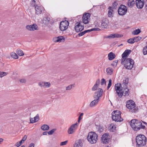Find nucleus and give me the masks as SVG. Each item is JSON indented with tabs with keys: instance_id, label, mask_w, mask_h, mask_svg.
Returning a JSON list of instances; mask_svg holds the SVG:
<instances>
[{
	"instance_id": "20",
	"label": "nucleus",
	"mask_w": 147,
	"mask_h": 147,
	"mask_svg": "<svg viewBox=\"0 0 147 147\" xmlns=\"http://www.w3.org/2000/svg\"><path fill=\"white\" fill-rule=\"evenodd\" d=\"M131 52V51L130 50L127 49L122 54V57H126Z\"/></svg>"
},
{
	"instance_id": "39",
	"label": "nucleus",
	"mask_w": 147,
	"mask_h": 147,
	"mask_svg": "<svg viewBox=\"0 0 147 147\" xmlns=\"http://www.w3.org/2000/svg\"><path fill=\"white\" fill-rule=\"evenodd\" d=\"M109 140V138L102 139V142L103 144L108 143Z\"/></svg>"
},
{
	"instance_id": "35",
	"label": "nucleus",
	"mask_w": 147,
	"mask_h": 147,
	"mask_svg": "<svg viewBox=\"0 0 147 147\" xmlns=\"http://www.w3.org/2000/svg\"><path fill=\"white\" fill-rule=\"evenodd\" d=\"M51 84L49 82H44V88H48L50 87Z\"/></svg>"
},
{
	"instance_id": "16",
	"label": "nucleus",
	"mask_w": 147,
	"mask_h": 147,
	"mask_svg": "<svg viewBox=\"0 0 147 147\" xmlns=\"http://www.w3.org/2000/svg\"><path fill=\"white\" fill-rule=\"evenodd\" d=\"M136 4L137 7L138 9L142 8L144 4V0H136Z\"/></svg>"
},
{
	"instance_id": "4",
	"label": "nucleus",
	"mask_w": 147,
	"mask_h": 147,
	"mask_svg": "<svg viewBox=\"0 0 147 147\" xmlns=\"http://www.w3.org/2000/svg\"><path fill=\"white\" fill-rule=\"evenodd\" d=\"M136 106L135 102L132 100H130L126 102V107L129 109L130 112L132 113H135L138 111V108Z\"/></svg>"
},
{
	"instance_id": "55",
	"label": "nucleus",
	"mask_w": 147,
	"mask_h": 147,
	"mask_svg": "<svg viewBox=\"0 0 147 147\" xmlns=\"http://www.w3.org/2000/svg\"><path fill=\"white\" fill-rule=\"evenodd\" d=\"M100 84V80L98 79L96 82V84H95L98 86H99Z\"/></svg>"
},
{
	"instance_id": "59",
	"label": "nucleus",
	"mask_w": 147,
	"mask_h": 147,
	"mask_svg": "<svg viewBox=\"0 0 147 147\" xmlns=\"http://www.w3.org/2000/svg\"><path fill=\"white\" fill-rule=\"evenodd\" d=\"M34 144L33 143H31L29 145L28 147H34Z\"/></svg>"
},
{
	"instance_id": "42",
	"label": "nucleus",
	"mask_w": 147,
	"mask_h": 147,
	"mask_svg": "<svg viewBox=\"0 0 147 147\" xmlns=\"http://www.w3.org/2000/svg\"><path fill=\"white\" fill-rule=\"evenodd\" d=\"M34 119L35 122L38 121L39 119V116L38 114L34 118Z\"/></svg>"
},
{
	"instance_id": "43",
	"label": "nucleus",
	"mask_w": 147,
	"mask_h": 147,
	"mask_svg": "<svg viewBox=\"0 0 147 147\" xmlns=\"http://www.w3.org/2000/svg\"><path fill=\"white\" fill-rule=\"evenodd\" d=\"M38 85L41 87H44V82L40 81L38 83Z\"/></svg>"
},
{
	"instance_id": "28",
	"label": "nucleus",
	"mask_w": 147,
	"mask_h": 147,
	"mask_svg": "<svg viewBox=\"0 0 147 147\" xmlns=\"http://www.w3.org/2000/svg\"><path fill=\"white\" fill-rule=\"evenodd\" d=\"M49 126L47 125H44L41 127L42 129L44 131L47 130L49 129Z\"/></svg>"
},
{
	"instance_id": "24",
	"label": "nucleus",
	"mask_w": 147,
	"mask_h": 147,
	"mask_svg": "<svg viewBox=\"0 0 147 147\" xmlns=\"http://www.w3.org/2000/svg\"><path fill=\"white\" fill-rule=\"evenodd\" d=\"M108 9H109V10L108 13V16L109 17H112V12L113 11L112 8L111 7H109Z\"/></svg>"
},
{
	"instance_id": "29",
	"label": "nucleus",
	"mask_w": 147,
	"mask_h": 147,
	"mask_svg": "<svg viewBox=\"0 0 147 147\" xmlns=\"http://www.w3.org/2000/svg\"><path fill=\"white\" fill-rule=\"evenodd\" d=\"M30 6L31 7H34L35 8V7L37 6V5L36 4V2L34 0H33L30 3Z\"/></svg>"
},
{
	"instance_id": "56",
	"label": "nucleus",
	"mask_w": 147,
	"mask_h": 147,
	"mask_svg": "<svg viewBox=\"0 0 147 147\" xmlns=\"http://www.w3.org/2000/svg\"><path fill=\"white\" fill-rule=\"evenodd\" d=\"M109 127H110V129H114V128H115V126L113 124H111L110 125Z\"/></svg>"
},
{
	"instance_id": "17",
	"label": "nucleus",
	"mask_w": 147,
	"mask_h": 147,
	"mask_svg": "<svg viewBox=\"0 0 147 147\" xmlns=\"http://www.w3.org/2000/svg\"><path fill=\"white\" fill-rule=\"evenodd\" d=\"M38 28V26L35 24L30 25H27L26 26L27 29L30 31H34L37 30Z\"/></svg>"
},
{
	"instance_id": "41",
	"label": "nucleus",
	"mask_w": 147,
	"mask_h": 147,
	"mask_svg": "<svg viewBox=\"0 0 147 147\" xmlns=\"http://www.w3.org/2000/svg\"><path fill=\"white\" fill-rule=\"evenodd\" d=\"M7 74V73L4 72L0 71V77L2 78L3 77L6 76Z\"/></svg>"
},
{
	"instance_id": "63",
	"label": "nucleus",
	"mask_w": 147,
	"mask_h": 147,
	"mask_svg": "<svg viewBox=\"0 0 147 147\" xmlns=\"http://www.w3.org/2000/svg\"><path fill=\"white\" fill-rule=\"evenodd\" d=\"M43 135H47V131H45V132H44L43 133Z\"/></svg>"
},
{
	"instance_id": "26",
	"label": "nucleus",
	"mask_w": 147,
	"mask_h": 147,
	"mask_svg": "<svg viewBox=\"0 0 147 147\" xmlns=\"http://www.w3.org/2000/svg\"><path fill=\"white\" fill-rule=\"evenodd\" d=\"M55 39H56V40H55V41H56V42H61L62 40H64V37L62 36L55 38Z\"/></svg>"
},
{
	"instance_id": "1",
	"label": "nucleus",
	"mask_w": 147,
	"mask_h": 147,
	"mask_svg": "<svg viewBox=\"0 0 147 147\" xmlns=\"http://www.w3.org/2000/svg\"><path fill=\"white\" fill-rule=\"evenodd\" d=\"M130 125L132 129L134 131H137L141 129H144L146 127L142 125L141 121L136 119H133L130 122Z\"/></svg>"
},
{
	"instance_id": "9",
	"label": "nucleus",
	"mask_w": 147,
	"mask_h": 147,
	"mask_svg": "<svg viewBox=\"0 0 147 147\" xmlns=\"http://www.w3.org/2000/svg\"><path fill=\"white\" fill-rule=\"evenodd\" d=\"M134 64V60L130 58H127L126 63L124 64V66L126 69H131Z\"/></svg>"
},
{
	"instance_id": "57",
	"label": "nucleus",
	"mask_w": 147,
	"mask_h": 147,
	"mask_svg": "<svg viewBox=\"0 0 147 147\" xmlns=\"http://www.w3.org/2000/svg\"><path fill=\"white\" fill-rule=\"evenodd\" d=\"M30 123H35V121H34V118H30Z\"/></svg>"
},
{
	"instance_id": "37",
	"label": "nucleus",
	"mask_w": 147,
	"mask_h": 147,
	"mask_svg": "<svg viewBox=\"0 0 147 147\" xmlns=\"http://www.w3.org/2000/svg\"><path fill=\"white\" fill-rule=\"evenodd\" d=\"M88 31H89V30H85L84 31L78 34V35L79 36H82L84 35L86 33L88 32Z\"/></svg>"
},
{
	"instance_id": "47",
	"label": "nucleus",
	"mask_w": 147,
	"mask_h": 147,
	"mask_svg": "<svg viewBox=\"0 0 147 147\" xmlns=\"http://www.w3.org/2000/svg\"><path fill=\"white\" fill-rule=\"evenodd\" d=\"M98 87V86L94 84L93 86V87L92 88V91H95L97 89Z\"/></svg>"
},
{
	"instance_id": "23",
	"label": "nucleus",
	"mask_w": 147,
	"mask_h": 147,
	"mask_svg": "<svg viewBox=\"0 0 147 147\" xmlns=\"http://www.w3.org/2000/svg\"><path fill=\"white\" fill-rule=\"evenodd\" d=\"M108 56L109 59L110 60H111L115 58V55L112 52H111L108 54Z\"/></svg>"
},
{
	"instance_id": "18",
	"label": "nucleus",
	"mask_w": 147,
	"mask_h": 147,
	"mask_svg": "<svg viewBox=\"0 0 147 147\" xmlns=\"http://www.w3.org/2000/svg\"><path fill=\"white\" fill-rule=\"evenodd\" d=\"M123 36L121 34H112L110 35L106 36V38H120Z\"/></svg>"
},
{
	"instance_id": "64",
	"label": "nucleus",
	"mask_w": 147,
	"mask_h": 147,
	"mask_svg": "<svg viewBox=\"0 0 147 147\" xmlns=\"http://www.w3.org/2000/svg\"><path fill=\"white\" fill-rule=\"evenodd\" d=\"M83 113H81V114L80 115V116L81 117V116H83Z\"/></svg>"
},
{
	"instance_id": "51",
	"label": "nucleus",
	"mask_w": 147,
	"mask_h": 147,
	"mask_svg": "<svg viewBox=\"0 0 147 147\" xmlns=\"http://www.w3.org/2000/svg\"><path fill=\"white\" fill-rule=\"evenodd\" d=\"M68 141L66 140L64 142H62L60 143V145L61 146L65 145L67 143Z\"/></svg>"
},
{
	"instance_id": "34",
	"label": "nucleus",
	"mask_w": 147,
	"mask_h": 147,
	"mask_svg": "<svg viewBox=\"0 0 147 147\" xmlns=\"http://www.w3.org/2000/svg\"><path fill=\"white\" fill-rule=\"evenodd\" d=\"M11 56L13 58L15 59H17L18 58V57L17 54L14 52H12L11 54Z\"/></svg>"
},
{
	"instance_id": "8",
	"label": "nucleus",
	"mask_w": 147,
	"mask_h": 147,
	"mask_svg": "<svg viewBox=\"0 0 147 147\" xmlns=\"http://www.w3.org/2000/svg\"><path fill=\"white\" fill-rule=\"evenodd\" d=\"M121 84H116L115 86L116 93L120 98L123 95L124 96V95L125 94L124 90H123V87H121L122 88H121Z\"/></svg>"
},
{
	"instance_id": "15",
	"label": "nucleus",
	"mask_w": 147,
	"mask_h": 147,
	"mask_svg": "<svg viewBox=\"0 0 147 147\" xmlns=\"http://www.w3.org/2000/svg\"><path fill=\"white\" fill-rule=\"evenodd\" d=\"M90 15L89 13H87L83 16L82 18V21L84 24H87L88 23Z\"/></svg>"
},
{
	"instance_id": "36",
	"label": "nucleus",
	"mask_w": 147,
	"mask_h": 147,
	"mask_svg": "<svg viewBox=\"0 0 147 147\" xmlns=\"http://www.w3.org/2000/svg\"><path fill=\"white\" fill-rule=\"evenodd\" d=\"M140 32L141 31L139 29H138L134 30L132 33V34L134 35H137L139 34Z\"/></svg>"
},
{
	"instance_id": "52",
	"label": "nucleus",
	"mask_w": 147,
	"mask_h": 147,
	"mask_svg": "<svg viewBox=\"0 0 147 147\" xmlns=\"http://www.w3.org/2000/svg\"><path fill=\"white\" fill-rule=\"evenodd\" d=\"M27 138V136L26 135H25L24 136V137L22 138L21 140L23 142H24L26 139Z\"/></svg>"
},
{
	"instance_id": "19",
	"label": "nucleus",
	"mask_w": 147,
	"mask_h": 147,
	"mask_svg": "<svg viewBox=\"0 0 147 147\" xmlns=\"http://www.w3.org/2000/svg\"><path fill=\"white\" fill-rule=\"evenodd\" d=\"M74 145V147H82L83 143L81 140H79L75 141Z\"/></svg>"
},
{
	"instance_id": "12",
	"label": "nucleus",
	"mask_w": 147,
	"mask_h": 147,
	"mask_svg": "<svg viewBox=\"0 0 147 147\" xmlns=\"http://www.w3.org/2000/svg\"><path fill=\"white\" fill-rule=\"evenodd\" d=\"M75 29L76 32H78L82 31L84 28V26L80 22H77L75 24Z\"/></svg>"
},
{
	"instance_id": "38",
	"label": "nucleus",
	"mask_w": 147,
	"mask_h": 147,
	"mask_svg": "<svg viewBox=\"0 0 147 147\" xmlns=\"http://www.w3.org/2000/svg\"><path fill=\"white\" fill-rule=\"evenodd\" d=\"M56 129H52L51 130L48 131L47 132V133L49 135H51L55 131H56Z\"/></svg>"
},
{
	"instance_id": "31",
	"label": "nucleus",
	"mask_w": 147,
	"mask_h": 147,
	"mask_svg": "<svg viewBox=\"0 0 147 147\" xmlns=\"http://www.w3.org/2000/svg\"><path fill=\"white\" fill-rule=\"evenodd\" d=\"M113 69L110 67L108 68L107 69L106 71L109 75H111L113 72Z\"/></svg>"
},
{
	"instance_id": "10",
	"label": "nucleus",
	"mask_w": 147,
	"mask_h": 147,
	"mask_svg": "<svg viewBox=\"0 0 147 147\" xmlns=\"http://www.w3.org/2000/svg\"><path fill=\"white\" fill-rule=\"evenodd\" d=\"M127 10V8L126 6L121 5L118 9V13L120 16H123L126 14Z\"/></svg>"
},
{
	"instance_id": "22",
	"label": "nucleus",
	"mask_w": 147,
	"mask_h": 147,
	"mask_svg": "<svg viewBox=\"0 0 147 147\" xmlns=\"http://www.w3.org/2000/svg\"><path fill=\"white\" fill-rule=\"evenodd\" d=\"M135 3L134 0H129L127 2L128 6L130 8L132 7Z\"/></svg>"
},
{
	"instance_id": "14",
	"label": "nucleus",
	"mask_w": 147,
	"mask_h": 147,
	"mask_svg": "<svg viewBox=\"0 0 147 147\" xmlns=\"http://www.w3.org/2000/svg\"><path fill=\"white\" fill-rule=\"evenodd\" d=\"M141 39V37L138 36L129 39L127 40V42L130 44H133L135 42H138Z\"/></svg>"
},
{
	"instance_id": "50",
	"label": "nucleus",
	"mask_w": 147,
	"mask_h": 147,
	"mask_svg": "<svg viewBox=\"0 0 147 147\" xmlns=\"http://www.w3.org/2000/svg\"><path fill=\"white\" fill-rule=\"evenodd\" d=\"M106 81L105 80L104 78H102L101 80V85H103L104 84H106Z\"/></svg>"
},
{
	"instance_id": "45",
	"label": "nucleus",
	"mask_w": 147,
	"mask_h": 147,
	"mask_svg": "<svg viewBox=\"0 0 147 147\" xmlns=\"http://www.w3.org/2000/svg\"><path fill=\"white\" fill-rule=\"evenodd\" d=\"M100 30V29L98 28H93L90 30H89V31H88V32H89L92 31H98V30Z\"/></svg>"
},
{
	"instance_id": "44",
	"label": "nucleus",
	"mask_w": 147,
	"mask_h": 147,
	"mask_svg": "<svg viewBox=\"0 0 147 147\" xmlns=\"http://www.w3.org/2000/svg\"><path fill=\"white\" fill-rule=\"evenodd\" d=\"M24 142L22 140H21L20 142H18L16 143V146H17L18 147L19 146H20Z\"/></svg>"
},
{
	"instance_id": "54",
	"label": "nucleus",
	"mask_w": 147,
	"mask_h": 147,
	"mask_svg": "<svg viewBox=\"0 0 147 147\" xmlns=\"http://www.w3.org/2000/svg\"><path fill=\"white\" fill-rule=\"evenodd\" d=\"M118 61L117 60L114 61L113 62V63L111 65H117Z\"/></svg>"
},
{
	"instance_id": "21",
	"label": "nucleus",
	"mask_w": 147,
	"mask_h": 147,
	"mask_svg": "<svg viewBox=\"0 0 147 147\" xmlns=\"http://www.w3.org/2000/svg\"><path fill=\"white\" fill-rule=\"evenodd\" d=\"M35 13L37 15L40 14L42 12V10L41 9V8L39 6H37L35 7Z\"/></svg>"
},
{
	"instance_id": "25",
	"label": "nucleus",
	"mask_w": 147,
	"mask_h": 147,
	"mask_svg": "<svg viewBox=\"0 0 147 147\" xmlns=\"http://www.w3.org/2000/svg\"><path fill=\"white\" fill-rule=\"evenodd\" d=\"M49 18H45L42 20L43 23L45 25L49 23Z\"/></svg>"
},
{
	"instance_id": "32",
	"label": "nucleus",
	"mask_w": 147,
	"mask_h": 147,
	"mask_svg": "<svg viewBox=\"0 0 147 147\" xmlns=\"http://www.w3.org/2000/svg\"><path fill=\"white\" fill-rule=\"evenodd\" d=\"M143 53L144 55L147 54V41L146 42V45L144 47L143 49Z\"/></svg>"
},
{
	"instance_id": "60",
	"label": "nucleus",
	"mask_w": 147,
	"mask_h": 147,
	"mask_svg": "<svg viewBox=\"0 0 147 147\" xmlns=\"http://www.w3.org/2000/svg\"><path fill=\"white\" fill-rule=\"evenodd\" d=\"M3 141V139L2 138H0V144H1V143Z\"/></svg>"
},
{
	"instance_id": "7",
	"label": "nucleus",
	"mask_w": 147,
	"mask_h": 147,
	"mask_svg": "<svg viewBox=\"0 0 147 147\" xmlns=\"http://www.w3.org/2000/svg\"><path fill=\"white\" fill-rule=\"evenodd\" d=\"M128 83V78L123 80L122 83L121 84V87H123V90H124L125 91L124 96H127L129 95V92L127 89V85Z\"/></svg>"
},
{
	"instance_id": "5",
	"label": "nucleus",
	"mask_w": 147,
	"mask_h": 147,
	"mask_svg": "<svg viewBox=\"0 0 147 147\" xmlns=\"http://www.w3.org/2000/svg\"><path fill=\"white\" fill-rule=\"evenodd\" d=\"M98 135L95 133L91 132L89 133L87 139L88 142L91 144L95 143L97 140Z\"/></svg>"
},
{
	"instance_id": "3",
	"label": "nucleus",
	"mask_w": 147,
	"mask_h": 147,
	"mask_svg": "<svg viewBox=\"0 0 147 147\" xmlns=\"http://www.w3.org/2000/svg\"><path fill=\"white\" fill-rule=\"evenodd\" d=\"M146 138L143 135H139L136 137V142L137 146L142 147L146 144Z\"/></svg>"
},
{
	"instance_id": "2",
	"label": "nucleus",
	"mask_w": 147,
	"mask_h": 147,
	"mask_svg": "<svg viewBox=\"0 0 147 147\" xmlns=\"http://www.w3.org/2000/svg\"><path fill=\"white\" fill-rule=\"evenodd\" d=\"M102 90L99 88L98 91L95 92L93 96L95 99L90 103V107H92L98 103L99 98L102 95Z\"/></svg>"
},
{
	"instance_id": "58",
	"label": "nucleus",
	"mask_w": 147,
	"mask_h": 147,
	"mask_svg": "<svg viewBox=\"0 0 147 147\" xmlns=\"http://www.w3.org/2000/svg\"><path fill=\"white\" fill-rule=\"evenodd\" d=\"M118 3L117 2H115L113 4V6L114 7V8L116 7V6L117 5Z\"/></svg>"
},
{
	"instance_id": "6",
	"label": "nucleus",
	"mask_w": 147,
	"mask_h": 147,
	"mask_svg": "<svg viewBox=\"0 0 147 147\" xmlns=\"http://www.w3.org/2000/svg\"><path fill=\"white\" fill-rule=\"evenodd\" d=\"M121 112L119 111H115L112 113V119L117 122H121L123 121V119L121 117Z\"/></svg>"
},
{
	"instance_id": "40",
	"label": "nucleus",
	"mask_w": 147,
	"mask_h": 147,
	"mask_svg": "<svg viewBox=\"0 0 147 147\" xmlns=\"http://www.w3.org/2000/svg\"><path fill=\"white\" fill-rule=\"evenodd\" d=\"M127 58H126V57H122L121 59V64L124 65L125 63H126V61L127 60Z\"/></svg>"
},
{
	"instance_id": "61",
	"label": "nucleus",
	"mask_w": 147,
	"mask_h": 147,
	"mask_svg": "<svg viewBox=\"0 0 147 147\" xmlns=\"http://www.w3.org/2000/svg\"><path fill=\"white\" fill-rule=\"evenodd\" d=\"M81 119V117H80V116H79V117H78V122H80V120Z\"/></svg>"
},
{
	"instance_id": "62",
	"label": "nucleus",
	"mask_w": 147,
	"mask_h": 147,
	"mask_svg": "<svg viewBox=\"0 0 147 147\" xmlns=\"http://www.w3.org/2000/svg\"><path fill=\"white\" fill-rule=\"evenodd\" d=\"M145 8L146 9H147V1H146L145 2Z\"/></svg>"
},
{
	"instance_id": "48",
	"label": "nucleus",
	"mask_w": 147,
	"mask_h": 147,
	"mask_svg": "<svg viewBox=\"0 0 147 147\" xmlns=\"http://www.w3.org/2000/svg\"><path fill=\"white\" fill-rule=\"evenodd\" d=\"M72 86H74L73 85H70L67 86L66 88V90H70L72 88Z\"/></svg>"
},
{
	"instance_id": "33",
	"label": "nucleus",
	"mask_w": 147,
	"mask_h": 147,
	"mask_svg": "<svg viewBox=\"0 0 147 147\" xmlns=\"http://www.w3.org/2000/svg\"><path fill=\"white\" fill-rule=\"evenodd\" d=\"M17 53L20 56H22L24 55L23 51L20 49H18L17 51Z\"/></svg>"
},
{
	"instance_id": "11",
	"label": "nucleus",
	"mask_w": 147,
	"mask_h": 147,
	"mask_svg": "<svg viewBox=\"0 0 147 147\" xmlns=\"http://www.w3.org/2000/svg\"><path fill=\"white\" fill-rule=\"evenodd\" d=\"M69 25V23L67 21H62L60 24V29L61 31H64L67 28Z\"/></svg>"
},
{
	"instance_id": "49",
	"label": "nucleus",
	"mask_w": 147,
	"mask_h": 147,
	"mask_svg": "<svg viewBox=\"0 0 147 147\" xmlns=\"http://www.w3.org/2000/svg\"><path fill=\"white\" fill-rule=\"evenodd\" d=\"M112 84V80L111 79H110L109 81V83L107 87V89H108L111 85Z\"/></svg>"
},
{
	"instance_id": "30",
	"label": "nucleus",
	"mask_w": 147,
	"mask_h": 147,
	"mask_svg": "<svg viewBox=\"0 0 147 147\" xmlns=\"http://www.w3.org/2000/svg\"><path fill=\"white\" fill-rule=\"evenodd\" d=\"M96 128L98 129V131L99 132H102L103 130V127L101 125L97 126Z\"/></svg>"
},
{
	"instance_id": "46",
	"label": "nucleus",
	"mask_w": 147,
	"mask_h": 147,
	"mask_svg": "<svg viewBox=\"0 0 147 147\" xmlns=\"http://www.w3.org/2000/svg\"><path fill=\"white\" fill-rule=\"evenodd\" d=\"M108 134H105L102 136V139L109 138L108 137Z\"/></svg>"
},
{
	"instance_id": "27",
	"label": "nucleus",
	"mask_w": 147,
	"mask_h": 147,
	"mask_svg": "<svg viewBox=\"0 0 147 147\" xmlns=\"http://www.w3.org/2000/svg\"><path fill=\"white\" fill-rule=\"evenodd\" d=\"M107 22L105 20V21H102L101 24V26L103 28H106L107 26Z\"/></svg>"
},
{
	"instance_id": "13",
	"label": "nucleus",
	"mask_w": 147,
	"mask_h": 147,
	"mask_svg": "<svg viewBox=\"0 0 147 147\" xmlns=\"http://www.w3.org/2000/svg\"><path fill=\"white\" fill-rule=\"evenodd\" d=\"M77 123L72 125L68 129L67 132L69 134H71L75 132L77 127Z\"/></svg>"
},
{
	"instance_id": "53",
	"label": "nucleus",
	"mask_w": 147,
	"mask_h": 147,
	"mask_svg": "<svg viewBox=\"0 0 147 147\" xmlns=\"http://www.w3.org/2000/svg\"><path fill=\"white\" fill-rule=\"evenodd\" d=\"M20 82L24 83H25L26 82V80L25 79H22L20 80Z\"/></svg>"
}]
</instances>
